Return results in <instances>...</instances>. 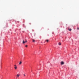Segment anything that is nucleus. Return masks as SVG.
<instances>
[{"label":"nucleus","mask_w":79,"mask_h":79,"mask_svg":"<svg viewBox=\"0 0 79 79\" xmlns=\"http://www.w3.org/2000/svg\"><path fill=\"white\" fill-rule=\"evenodd\" d=\"M26 42H27V40H23V44H25V43H26Z\"/></svg>","instance_id":"obj_1"},{"label":"nucleus","mask_w":79,"mask_h":79,"mask_svg":"<svg viewBox=\"0 0 79 79\" xmlns=\"http://www.w3.org/2000/svg\"><path fill=\"white\" fill-rule=\"evenodd\" d=\"M14 66L15 67H14V68L15 69H17V66L16 65H14Z\"/></svg>","instance_id":"obj_2"},{"label":"nucleus","mask_w":79,"mask_h":79,"mask_svg":"<svg viewBox=\"0 0 79 79\" xmlns=\"http://www.w3.org/2000/svg\"><path fill=\"white\" fill-rule=\"evenodd\" d=\"M20 76H21V75L19 74H17V77H19Z\"/></svg>","instance_id":"obj_3"},{"label":"nucleus","mask_w":79,"mask_h":79,"mask_svg":"<svg viewBox=\"0 0 79 79\" xmlns=\"http://www.w3.org/2000/svg\"><path fill=\"white\" fill-rule=\"evenodd\" d=\"M62 65V64H64V62L63 61H62L61 63H60Z\"/></svg>","instance_id":"obj_4"},{"label":"nucleus","mask_w":79,"mask_h":79,"mask_svg":"<svg viewBox=\"0 0 79 79\" xmlns=\"http://www.w3.org/2000/svg\"><path fill=\"white\" fill-rule=\"evenodd\" d=\"M22 62H23L22 61H20V63H19V64L21 65V64H22Z\"/></svg>","instance_id":"obj_5"},{"label":"nucleus","mask_w":79,"mask_h":79,"mask_svg":"<svg viewBox=\"0 0 79 79\" xmlns=\"http://www.w3.org/2000/svg\"><path fill=\"white\" fill-rule=\"evenodd\" d=\"M32 41L33 42H35V40L34 39H32Z\"/></svg>","instance_id":"obj_6"},{"label":"nucleus","mask_w":79,"mask_h":79,"mask_svg":"<svg viewBox=\"0 0 79 79\" xmlns=\"http://www.w3.org/2000/svg\"><path fill=\"white\" fill-rule=\"evenodd\" d=\"M59 45H61V43H59Z\"/></svg>","instance_id":"obj_7"},{"label":"nucleus","mask_w":79,"mask_h":79,"mask_svg":"<svg viewBox=\"0 0 79 79\" xmlns=\"http://www.w3.org/2000/svg\"><path fill=\"white\" fill-rule=\"evenodd\" d=\"M68 30L69 31H71L72 29H69V28Z\"/></svg>","instance_id":"obj_8"},{"label":"nucleus","mask_w":79,"mask_h":79,"mask_svg":"<svg viewBox=\"0 0 79 79\" xmlns=\"http://www.w3.org/2000/svg\"><path fill=\"white\" fill-rule=\"evenodd\" d=\"M46 41L47 42H48V40H46Z\"/></svg>","instance_id":"obj_9"},{"label":"nucleus","mask_w":79,"mask_h":79,"mask_svg":"<svg viewBox=\"0 0 79 79\" xmlns=\"http://www.w3.org/2000/svg\"><path fill=\"white\" fill-rule=\"evenodd\" d=\"M77 30H79V27H77Z\"/></svg>","instance_id":"obj_10"},{"label":"nucleus","mask_w":79,"mask_h":79,"mask_svg":"<svg viewBox=\"0 0 79 79\" xmlns=\"http://www.w3.org/2000/svg\"><path fill=\"white\" fill-rule=\"evenodd\" d=\"M25 47H27V45H26L25 46Z\"/></svg>","instance_id":"obj_11"},{"label":"nucleus","mask_w":79,"mask_h":79,"mask_svg":"<svg viewBox=\"0 0 79 79\" xmlns=\"http://www.w3.org/2000/svg\"><path fill=\"white\" fill-rule=\"evenodd\" d=\"M24 76H26V75H25V74H24Z\"/></svg>","instance_id":"obj_12"}]
</instances>
